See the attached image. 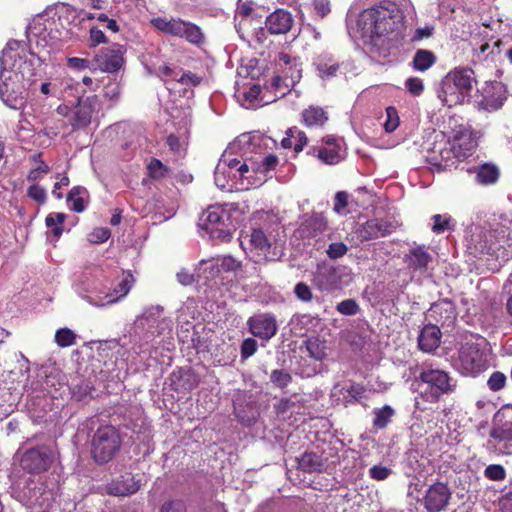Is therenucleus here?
<instances>
[{
	"instance_id": "1",
	"label": "nucleus",
	"mask_w": 512,
	"mask_h": 512,
	"mask_svg": "<svg viewBox=\"0 0 512 512\" xmlns=\"http://www.w3.org/2000/svg\"><path fill=\"white\" fill-rule=\"evenodd\" d=\"M403 20V11L392 0H381L360 11L356 26L364 51L372 56L387 57Z\"/></svg>"
},
{
	"instance_id": "2",
	"label": "nucleus",
	"mask_w": 512,
	"mask_h": 512,
	"mask_svg": "<svg viewBox=\"0 0 512 512\" xmlns=\"http://www.w3.org/2000/svg\"><path fill=\"white\" fill-rule=\"evenodd\" d=\"M38 60L25 43H7L0 57V97L8 107L19 110L25 106Z\"/></svg>"
},
{
	"instance_id": "3",
	"label": "nucleus",
	"mask_w": 512,
	"mask_h": 512,
	"mask_svg": "<svg viewBox=\"0 0 512 512\" xmlns=\"http://www.w3.org/2000/svg\"><path fill=\"white\" fill-rule=\"evenodd\" d=\"M416 381L422 397L431 403L453 393L457 387V381L447 371L432 367L423 368Z\"/></svg>"
},
{
	"instance_id": "4",
	"label": "nucleus",
	"mask_w": 512,
	"mask_h": 512,
	"mask_svg": "<svg viewBox=\"0 0 512 512\" xmlns=\"http://www.w3.org/2000/svg\"><path fill=\"white\" fill-rule=\"evenodd\" d=\"M121 443L120 433L115 427L101 426L92 437L91 455L98 464L108 463L119 452Z\"/></svg>"
},
{
	"instance_id": "5",
	"label": "nucleus",
	"mask_w": 512,
	"mask_h": 512,
	"mask_svg": "<svg viewBox=\"0 0 512 512\" xmlns=\"http://www.w3.org/2000/svg\"><path fill=\"white\" fill-rule=\"evenodd\" d=\"M172 321L164 316V308L160 305H151L144 309L135 322L134 328L137 333H143L147 337H156L166 330H171Z\"/></svg>"
},
{
	"instance_id": "6",
	"label": "nucleus",
	"mask_w": 512,
	"mask_h": 512,
	"mask_svg": "<svg viewBox=\"0 0 512 512\" xmlns=\"http://www.w3.org/2000/svg\"><path fill=\"white\" fill-rule=\"evenodd\" d=\"M151 23L157 30L172 36L184 37L193 44H199L203 40V34L198 26L181 19L158 17L152 19Z\"/></svg>"
},
{
	"instance_id": "7",
	"label": "nucleus",
	"mask_w": 512,
	"mask_h": 512,
	"mask_svg": "<svg viewBox=\"0 0 512 512\" xmlns=\"http://www.w3.org/2000/svg\"><path fill=\"white\" fill-rule=\"evenodd\" d=\"M229 220L227 212L220 206H210L201 216V226L213 238L229 240L231 234L229 232L226 221Z\"/></svg>"
},
{
	"instance_id": "8",
	"label": "nucleus",
	"mask_w": 512,
	"mask_h": 512,
	"mask_svg": "<svg viewBox=\"0 0 512 512\" xmlns=\"http://www.w3.org/2000/svg\"><path fill=\"white\" fill-rule=\"evenodd\" d=\"M124 46L113 44L110 47L100 49L92 60L91 71L107 73L117 72L124 63Z\"/></svg>"
},
{
	"instance_id": "9",
	"label": "nucleus",
	"mask_w": 512,
	"mask_h": 512,
	"mask_svg": "<svg viewBox=\"0 0 512 512\" xmlns=\"http://www.w3.org/2000/svg\"><path fill=\"white\" fill-rule=\"evenodd\" d=\"M459 366L465 375H477L487 366L484 352L478 344L466 342L459 350Z\"/></svg>"
},
{
	"instance_id": "10",
	"label": "nucleus",
	"mask_w": 512,
	"mask_h": 512,
	"mask_svg": "<svg viewBox=\"0 0 512 512\" xmlns=\"http://www.w3.org/2000/svg\"><path fill=\"white\" fill-rule=\"evenodd\" d=\"M53 461L52 451L47 446L28 449L20 457L21 468L31 474H39L49 469Z\"/></svg>"
},
{
	"instance_id": "11",
	"label": "nucleus",
	"mask_w": 512,
	"mask_h": 512,
	"mask_svg": "<svg viewBox=\"0 0 512 512\" xmlns=\"http://www.w3.org/2000/svg\"><path fill=\"white\" fill-rule=\"evenodd\" d=\"M452 497V492L447 484L436 482L428 487L421 502L427 512L444 511Z\"/></svg>"
},
{
	"instance_id": "12",
	"label": "nucleus",
	"mask_w": 512,
	"mask_h": 512,
	"mask_svg": "<svg viewBox=\"0 0 512 512\" xmlns=\"http://www.w3.org/2000/svg\"><path fill=\"white\" fill-rule=\"evenodd\" d=\"M448 140L452 149L456 152V160L458 161L470 157L477 147V140L473 131L466 126H459L453 130L452 136Z\"/></svg>"
},
{
	"instance_id": "13",
	"label": "nucleus",
	"mask_w": 512,
	"mask_h": 512,
	"mask_svg": "<svg viewBox=\"0 0 512 512\" xmlns=\"http://www.w3.org/2000/svg\"><path fill=\"white\" fill-rule=\"evenodd\" d=\"M427 161L434 166L446 168L454 164L456 152L452 149L449 140H445L442 134L436 135L432 147L427 148Z\"/></svg>"
},
{
	"instance_id": "14",
	"label": "nucleus",
	"mask_w": 512,
	"mask_h": 512,
	"mask_svg": "<svg viewBox=\"0 0 512 512\" xmlns=\"http://www.w3.org/2000/svg\"><path fill=\"white\" fill-rule=\"evenodd\" d=\"M354 202L361 208L358 218H368L370 216H382L385 211V200L368 191L365 187L358 188Z\"/></svg>"
},
{
	"instance_id": "15",
	"label": "nucleus",
	"mask_w": 512,
	"mask_h": 512,
	"mask_svg": "<svg viewBox=\"0 0 512 512\" xmlns=\"http://www.w3.org/2000/svg\"><path fill=\"white\" fill-rule=\"evenodd\" d=\"M134 283L135 278L133 275L131 273H126L123 275L120 282L113 288L112 292L105 294L103 298L99 297L96 299L91 296H85L84 299L92 306L105 307L107 305L117 303L125 298L132 289Z\"/></svg>"
},
{
	"instance_id": "16",
	"label": "nucleus",
	"mask_w": 512,
	"mask_h": 512,
	"mask_svg": "<svg viewBox=\"0 0 512 512\" xmlns=\"http://www.w3.org/2000/svg\"><path fill=\"white\" fill-rule=\"evenodd\" d=\"M380 217L381 216H374V218L371 219L368 217L364 223H357L359 227L356 229V233L361 240L382 237L395 229L393 223L383 221Z\"/></svg>"
},
{
	"instance_id": "17",
	"label": "nucleus",
	"mask_w": 512,
	"mask_h": 512,
	"mask_svg": "<svg viewBox=\"0 0 512 512\" xmlns=\"http://www.w3.org/2000/svg\"><path fill=\"white\" fill-rule=\"evenodd\" d=\"M505 93L506 91L502 83L497 81L486 82L481 88L482 100L480 104L485 110H498L506 99Z\"/></svg>"
},
{
	"instance_id": "18",
	"label": "nucleus",
	"mask_w": 512,
	"mask_h": 512,
	"mask_svg": "<svg viewBox=\"0 0 512 512\" xmlns=\"http://www.w3.org/2000/svg\"><path fill=\"white\" fill-rule=\"evenodd\" d=\"M490 442L502 454H512V412L508 419L498 424L490 433Z\"/></svg>"
},
{
	"instance_id": "19",
	"label": "nucleus",
	"mask_w": 512,
	"mask_h": 512,
	"mask_svg": "<svg viewBox=\"0 0 512 512\" xmlns=\"http://www.w3.org/2000/svg\"><path fill=\"white\" fill-rule=\"evenodd\" d=\"M251 333L256 337L269 340L277 332L276 319L271 314H258L248 320Z\"/></svg>"
},
{
	"instance_id": "20",
	"label": "nucleus",
	"mask_w": 512,
	"mask_h": 512,
	"mask_svg": "<svg viewBox=\"0 0 512 512\" xmlns=\"http://www.w3.org/2000/svg\"><path fill=\"white\" fill-rule=\"evenodd\" d=\"M96 104L97 99L95 97L79 99L77 105L72 110L71 124L77 128L85 127L90 124Z\"/></svg>"
},
{
	"instance_id": "21",
	"label": "nucleus",
	"mask_w": 512,
	"mask_h": 512,
	"mask_svg": "<svg viewBox=\"0 0 512 512\" xmlns=\"http://www.w3.org/2000/svg\"><path fill=\"white\" fill-rule=\"evenodd\" d=\"M294 20L290 12L277 9L266 18V28L271 34L280 35L289 32Z\"/></svg>"
},
{
	"instance_id": "22",
	"label": "nucleus",
	"mask_w": 512,
	"mask_h": 512,
	"mask_svg": "<svg viewBox=\"0 0 512 512\" xmlns=\"http://www.w3.org/2000/svg\"><path fill=\"white\" fill-rule=\"evenodd\" d=\"M140 489L138 480L129 474L113 480L106 486V492L112 496L126 497L135 494Z\"/></svg>"
},
{
	"instance_id": "23",
	"label": "nucleus",
	"mask_w": 512,
	"mask_h": 512,
	"mask_svg": "<svg viewBox=\"0 0 512 512\" xmlns=\"http://www.w3.org/2000/svg\"><path fill=\"white\" fill-rule=\"evenodd\" d=\"M437 96L444 106L453 107L463 103L467 97L460 89L453 85V82L445 76L437 91Z\"/></svg>"
},
{
	"instance_id": "24",
	"label": "nucleus",
	"mask_w": 512,
	"mask_h": 512,
	"mask_svg": "<svg viewBox=\"0 0 512 512\" xmlns=\"http://www.w3.org/2000/svg\"><path fill=\"white\" fill-rule=\"evenodd\" d=\"M441 336V331L436 325L424 326L418 336L419 348L427 353L435 351L440 346Z\"/></svg>"
},
{
	"instance_id": "25",
	"label": "nucleus",
	"mask_w": 512,
	"mask_h": 512,
	"mask_svg": "<svg viewBox=\"0 0 512 512\" xmlns=\"http://www.w3.org/2000/svg\"><path fill=\"white\" fill-rule=\"evenodd\" d=\"M466 96L476 83L474 71L470 68H456L446 75Z\"/></svg>"
},
{
	"instance_id": "26",
	"label": "nucleus",
	"mask_w": 512,
	"mask_h": 512,
	"mask_svg": "<svg viewBox=\"0 0 512 512\" xmlns=\"http://www.w3.org/2000/svg\"><path fill=\"white\" fill-rule=\"evenodd\" d=\"M405 257L408 266L420 272L426 271L432 261V256L424 245L412 247Z\"/></svg>"
},
{
	"instance_id": "27",
	"label": "nucleus",
	"mask_w": 512,
	"mask_h": 512,
	"mask_svg": "<svg viewBox=\"0 0 512 512\" xmlns=\"http://www.w3.org/2000/svg\"><path fill=\"white\" fill-rule=\"evenodd\" d=\"M327 144L328 147H314L312 153L325 164H337L342 159L341 149L333 140H328Z\"/></svg>"
},
{
	"instance_id": "28",
	"label": "nucleus",
	"mask_w": 512,
	"mask_h": 512,
	"mask_svg": "<svg viewBox=\"0 0 512 512\" xmlns=\"http://www.w3.org/2000/svg\"><path fill=\"white\" fill-rule=\"evenodd\" d=\"M313 65L315 66L316 70L318 71V75L322 79H329L336 75V72L339 69V64L333 62L332 58L328 54H321L318 55Z\"/></svg>"
},
{
	"instance_id": "29",
	"label": "nucleus",
	"mask_w": 512,
	"mask_h": 512,
	"mask_svg": "<svg viewBox=\"0 0 512 512\" xmlns=\"http://www.w3.org/2000/svg\"><path fill=\"white\" fill-rule=\"evenodd\" d=\"M303 123L307 127H321L327 120V113L321 107L310 106L302 112Z\"/></svg>"
},
{
	"instance_id": "30",
	"label": "nucleus",
	"mask_w": 512,
	"mask_h": 512,
	"mask_svg": "<svg viewBox=\"0 0 512 512\" xmlns=\"http://www.w3.org/2000/svg\"><path fill=\"white\" fill-rule=\"evenodd\" d=\"M436 55L425 49H418L412 60V67L419 72H425L436 63Z\"/></svg>"
},
{
	"instance_id": "31",
	"label": "nucleus",
	"mask_w": 512,
	"mask_h": 512,
	"mask_svg": "<svg viewBox=\"0 0 512 512\" xmlns=\"http://www.w3.org/2000/svg\"><path fill=\"white\" fill-rule=\"evenodd\" d=\"M298 467L304 472L321 471L324 467L323 459L314 452H306L298 459Z\"/></svg>"
},
{
	"instance_id": "32",
	"label": "nucleus",
	"mask_w": 512,
	"mask_h": 512,
	"mask_svg": "<svg viewBox=\"0 0 512 512\" xmlns=\"http://www.w3.org/2000/svg\"><path fill=\"white\" fill-rule=\"evenodd\" d=\"M88 191L83 187H74L68 194L67 200L75 212H83L86 208Z\"/></svg>"
},
{
	"instance_id": "33",
	"label": "nucleus",
	"mask_w": 512,
	"mask_h": 512,
	"mask_svg": "<svg viewBox=\"0 0 512 512\" xmlns=\"http://www.w3.org/2000/svg\"><path fill=\"white\" fill-rule=\"evenodd\" d=\"M499 178V169L492 164H483L478 167L476 180L483 185L494 184Z\"/></svg>"
},
{
	"instance_id": "34",
	"label": "nucleus",
	"mask_w": 512,
	"mask_h": 512,
	"mask_svg": "<svg viewBox=\"0 0 512 512\" xmlns=\"http://www.w3.org/2000/svg\"><path fill=\"white\" fill-rule=\"evenodd\" d=\"M246 237L249 238L250 244L257 250L262 253H267L271 244L265 235V233L261 229H253L250 234H247Z\"/></svg>"
},
{
	"instance_id": "35",
	"label": "nucleus",
	"mask_w": 512,
	"mask_h": 512,
	"mask_svg": "<svg viewBox=\"0 0 512 512\" xmlns=\"http://www.w3.org/2000/svg\"><path fill=\"white\" fill-rule=\"evenodd\" d=\"M395 411L394 409L389 406L385 405L382 408H378L374 410V419H373V425L374 427L378 429L385 428L388 423L390 422L391 418L394 416Z\"/></svg>"
},
{
	"instance_id": "36",
	"label": "nucleus",
	"mask_w": 512,
	"mask_h": 512,
	"mask_svg": "<svg viewBox=\"0 0 512 512\" xmlns=\"http://www.w3.org/2000/svg\"><path fill=\"white\" fill-rule=\"evenodd\" d=\"M423 464L420 463L419 453L417 451H410L406 454L404 460V470L407 476H415L422 471Z\"/></svg>"
},
{
	"instance_id": "37",
	"label": "nucleus",
	"mask_w": 512,
	"mask_h": 512,
	"mask_svg": "<svg viewBox=\"0 0 512 512\" xmlns=\"http://www.w3.org/2000/svg\"><path fill=\"white\" fill-rule=\"evenodd\" d=\"M65 218L63 213H51L46 217V225L56 240L62 235Z\"/></svg>"
},
{
	"instance_id": "38",
	"label": "nucleus",
	"mask_w": 512,
	"mask_h": 512,
	"mask_svg": "<svg viewBox=\"0 0 512 512\" xmlns=\"http://www.w3.org/2000/svg\"><path fill=\"white\" fill-rule=\"evenodd\" d=\"M76 334L68 329L61 328L55 333V341L60 347H69L75 344Z\"/></svg>"
},
{
	"instance_id": "39",
	"label": "nucleus",
	"mask_w": 512,
	"mask_h": 512,
	"mask_svg": "<svg viewBox=\"0 0 512 512\" xmlns=\"http://www.w3.org/2000/svg\"><path fill=\"white\" fill-rule=\"evenodd\" d=\"M432 220H433V225H432L431 229L436 234L443 233L444 231L451 228L450 224H451L452 218L447 214H444V215L435 214L432 216Z\"/></svg>"
},
{
	"instance_id": "40",
	"label": "nucleus",
	"mask_w": 512,
	"mask_h": 512,
	"mask_svg": "<svg viewBox=\"0 0 512 512\" xmlns=\"http://www.w3.org/2000/svg\"><path fill=\"white\" fill-rule=\"evenodd\" d=\"M309 355L315 360H322L326 356L325 346L318 339H309L306 343Z\"/></svg>"
},
{
	"instance_id": "41",
	"label": "nucleus",
	"mask_w": 512,
	"mask_h": 512,
	"mask_svg": "<svg viewBox=\"0 0 512 512\" xmlns=\"http://www.w3.org/2000/svg\"><path fill=\"white\" fill-rule=\"evenodd\" d=\"M260 171V165L251 162L248 164L246 161L241 162L236 170V178L243 180H249L252 177V173L257 174Z\"/></svg>"
},
{
	"instance_id": "42",
	"label": "nucleus",
	"mask_w": 512,
	"mask_h": 512,
	"mask_svg": "<svg viewBox=\"0 0 512 512\" xmlns=\"http://www.w3.org/2000/svg\"><path fill=\"white\" fill-rule=\"evenodd\" d=\"M399 122L400 121L397 110L394 107H387L386 119L383 123L385 131L388 133L395 131L399 126Z\"/></svg>"
},
{
	"instance_id": "43",
	"label": "nucleus",
	"mask_w": 512,
	"mask_h": 512,
	"mask_svg": "<svg viewBox=\"0 0 512 512\" xmlns=\"http://www.w3.org/2000/svg\"><path fill=\"white\" fill-rule=\"evenodd\" d=\"M241 161L236 158H231L230 155L224 153L220 158L218 164H223V169L227 171L229 177L236 179V170L240 165Z\"/></svg>"
},
{
	"instance_id": "44",
	"label": "nucleus",
	"mask_w": 512,
	"mask_h": 512,
	"mask_svg": "<svg viewBox=\"0 0 512 512\" xmlns=\"http://www.w3.org/2000/svg\"><path fill=\"white\" fill-rule=\"evenodd\" d=\"M484 476L489 480L501 481L505 479L506 471L502 465L491 464L485 468Z\"/></svg>"
},
{
	"instance_id": "45",
	"label": "nucleus",
	"mask_w": 512,
	"mask_h": 512,
	"mask_svg": "<svg viewBox=\"0 0 512 512\" xmlns=\"http://www.w3.org/2000/svg\"><path fill=\"white\" fill-rule=\"evenodd\" d=\"M270 379H271L272 383L279 388H284V387L288 386V384L292 380L291 375L288 372H286L285 370H281V369L273 370L271 373Z\"/></svg>"
},
{
	"instance_id": "46",
	"label": "nucleus",
	"mask_w": 512,
	"mask_h": 512,
	"mask_svg": "<svg viewBox=\"0 0 512 512\" xmlns=\"http://www.w3.org/2000/svg\"><path fill=\"white\" fill-rule=\"evenodd\" d=\"M217 258L222 272H236L241 267V263L232 256H218Z\"/></svg>"
},
{
	"instance_id": "47",
	"label": "nucleus",
	"mask_w": 512,
	"mask_h": 512,
	"mask_svg": "<svg viewBox=\"0 0 512 512\" xmlns=\"http://www.w3.org/2000/svg\"><path fill=\"white\" fill-rule=\"evenodd\" d=\"M149 175L154 178H162L167 173V167L158 159H153L148 164Z\"/></svg>"
},
{
	"instance_id": "48",
	"label": "nucleus",
	"mask_w": 512,
	"mask_h": 512,
	"mask_svg": "<svg viewBox=\"0 0 512 512\" xmlns=\"http://www.w3.org/2000/svg\"><path fill=\"white\" fill-rule=\"evenodd\" d=\"M506 383V376L499 371L492 373L487 381V385L492 391H499L504 388Z\"/></svg>"
},
{
	"instance_id": "49",
	"label": "nucleus",
	"mask_w": 512,
	"mask_h": 512,
	"mask_svg": "<svg viewBox=\"0 0 512 512\" xmlns=\"http://www.w3.org/2000/svg\"><path fill=\"white\" fill-rule=\"evenodd\" d=\"M110 230L107 228H95L89 235L88 241L93 244H99L107 241L110 237Z\"/></svg>"
},
{
	"instance_id": "50",
	"label": "nucleus",
	"mask_w": 512,
	"mask_h": 512,
	"mask_svg": "<svg viewBox=\"0 0 512 512\" xmlns=\"http://www.w3.org/2000/svg\"><path fill=\"white\" fill-rule=\"evenodd\" d=\"M349 195L345 191H339L336 193L334 198V207L333 210L337 214H343L346 212V208L348 206Z\"/></svg>"
},
{
	"instance_id": "51",
	"label": "nucleus",
	"mask_w": 512,
	"mask_h": 512,
	"mask_svg": "<svg viewBox=\"0 0 512 512\" xmlns=\"http://www.w3.org/2000/svg\"><path fill=\"white\" fill-rule=\"evenodd\" d=\"M407 91L414 95L419 96L424 91L423 81L418 77H410L405 81Z\"/></svg>"
},
{
	"instance_id": "52",
	"label": "nucleus",
	"mask_w": 512,
	"mask_h": 512,
	"mask_svg": "<svg viewBox=\"0 0 512 512\" xmlns=\"http://www.w3.org/2000/svg\"><path fill=\"white\" fill-rule=\"evenodd\" d=\"M294 293L296 297L303 302H310L313 298L311 288L303 282H299L295 285Z\"/></svg>"
},
{
	"instance_id": "53",
	"label": "nucleus",
	"mask_w": 512,
	"mask_h": 512,
	"mask_svg": "<svg viewBox=\"0 0 512 512\" xmlns=\"http://www.w3.org/2000/svg\"><path fill=\"white\" fill-rule=\"evenodd\" d=\"M223 167V164H217L214 173L215 184L222 190L228 188V178H230L227 171L224 170Z\"/></svg>"
},
{
	"instance_id": "54",
	"label": "nucleus",
	"mask_w": 512,
	"mask_h": 512,
	"mask_svg": "<svg viewBox=\"0 0 512 512\" xmlns=\"http://www.w3.org/2000/svg\"><path fill=\"white\" fill-rule=\"evenodd\" d=\"M67 65L74 70L83 71L86 69L91 70L92 61L85 58L71 57L67 60Z\"/></svg>"
},
{
	"instance_id": "55",
	"label": "nucleus",
	"mask_w": 512,
	"mask_h": 512,
	"mask_svg": "<svg viewBox=\"0 0 512 512\" xmlns=\"http://www.w3.org/2000/svg\"><path fill=\"white\" fill-rule=\"evenodd\" d=\"M219 261L218 258H212L211 260H202L200 262L201 266H204V272H208L209 276L216 277L222 273L220 266H218Z\"/></svg>"
},
{
	"instance_id": "56",
	"label": "nucleus",
	"mask_w": 512,
	"mask_h": 512,
	"mask_svg": "<svg viewBox=\"0 0 512 512\" xmlns=\"http://www.w3.org/2000/svg\"><path fill=\"white\" fill-rule=\"evenodd\" d=\"M391 472V469L380 465H375L369 469L370 477L377 481L387 479L391 475Z\"/></svg>"
},
{
	"instance_id": "57",
	"label": "nucleus",
	"mask_w": 512,
	"mask_h": 512,
	"mask_svg": "<svg viewBox=\"0 0 512 512\" xmlns=\"http://www.w3.org/2000/svg\"><path fill=\"white\" fill-rule=\"evenodd\" d=\"M121 94V86L119 83L110 82L104 87V96L112 101L118 100Z\"/></svg>"
},
{
	"instance_id": "58",
	"label": "nucleus",
	"mask_w": 512,
	"mask_h": 512,
	"mask_svg": "<svg viewBox=\"0 0 512 512\" xmlns=\"http://www.w3.org/2000/svg\"><path fill=\"white\" fill-rule=\"evenodd\" d=\"M347 251L348 248L344 243L335 242L329 245L327 254L329 255L330 258L336 259L346 254Z\"/></svg>"
},
{
	"instance_id": "59",
	"label": "nucleus",
	"mask_w": 512,
	"mask_h": 512,
	"mask_svg": "<svg viewBox=\"0 0 512 512\" xmlns=\"http://www.w3.org/2000/svg\"><path fill=\"white\" fill-rule=\"evenodd\" d=\"M257 350V342L252 338H247L241 345V356L244 359L252 356Z\"/></svg>"
},
{
	"instance_id": "60",
	"label": "nucleus",
	"mask_w": 512,
	"mask_h": 512,
	"mask_svg": "<svg viewBox=\"0 0 512 512\" xmlns=\"http://www.w3.org/2000/svg\"><path fill=\"white\" fill-rule=\"evenodd\" d=\"M313 7L316 15L321 19L327 16L331 11L329 0H313Z\"/></svg>"
},
{
	"instance_id": "61",
	"label": "nucleus",
	"mask_w": 512,
	"mask_h": 512,
	"mask_svg": "<svg viewBox=\"0 0 512 512\" xmlns=\"http://www.w3.org/2000/svg\"><path fill=\"white\" fill-rule=\"evenodd\" d=\"M28 196L38 203H44L46 200V191L38 185H32L28 189Z\"/></svg>"
},
{
	"instance_id": "62",
	"label": "nucleus",
	"mask_w": 512,
	"mask_h": 512,
	"mask_svg": "<svg viewBox=\"0 0 512 512\" xmlns=\"http://www.w3.org/2000/svg\"><path fill=\"white\" fill-rule=\"evenodd\" d=\"M177 81L183 85L198 86L201 83L202 78L192 72H187L184 73Z\"/></svg>"
},
{
	"instance_id": "63",
	"label": "nucleus",
	"mask_w": 512,
	"mask_h": 512,
	"mask_svg": "<svg viewBox=\"0 0 512 512\" xmlns=\"http://www.w3.org/2000/svg\"><path fill=\"white\" fill-rule=\"evenodd\" d=\"M499 506L502 512H512V491L500 498Z\"/></svg>"
},
{
	"instance_id": "64",
	"label": "nucleus",
	"mask_w": 512,
	"mask_h": 512,
	"mask_svg": "<svg viewBox=\"0 0 512 512\" xmlns=\"http://www.w3.org/2000/svg\"><path fill=\"white\" fill-rule=\"evenodd\" d=\"M160 512H185V509L182 503L171 501L163 504Z\"/></svg>"
}]
</instances>
